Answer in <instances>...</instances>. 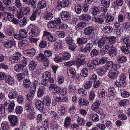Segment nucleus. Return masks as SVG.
Here are the masks:
<instances>
[{
  "label": "nucleus",
  "mask_w": 130,
  "mask_h": 130,
  "mask_svg": "<svg viewBox=\"0 0 130 130\" xmlns=\"http://www.w3.org/2000/svg\"><path fill=\"white\" fill-rule=\"evenodd\" d=\"M14 44V42L12 40H9L4 44L5 47L7 48H11Z\"/></svg>",
  "instance_id": "46"
},
{
  "label": "nucleus",
  "mask_w": 130,
  "mask_h": 130,
  "mask_svg": "<svg viewBox=\"0 0 130 130\" xmlns=\"http://www.w3.org/2000/svg\"><path fill=\"white\" fill-rule=\"evenodd\" d=\"M6 82L10 85H12L14 83V79L11 76H7L5 77Z\"/></svg>",
  "instance_id": "31"
},
{
  "label": "nucleus",
  "mask_w": 130,
  "mask_h": 130,
  "mask_svg": "<svg viewBox=\"0 0 130 130\" xmlns=\"http://www.w3.org/2000/svg\"><path fill=\"white\" fill-rule=\"evenodd\" d=\"M37 64V62L35 61L32 60L30 61L29 63L28 67L30 71L34 70L36 68Z\"/></svg>",
  "instance_id": "22"
},
{
  "label": "nucleus",
  "mask_w": 130,
  "mask_h": 130,
  "mask_svg": "<svg viewBox=\"0 0 130 130\" xmlns=\"http://www.w3.org/2000/svg\"><path fill=\"white\" fill-rule=\"evenodd\" d=\"M55 36L59 38H63L64 37L65 34L62 31H56L55 33Z\"/></svg>",
  "instance_id": "36"
},
{
  "label": "nucleus",
  "mask_w": 130,
  "mask_h": 130,
  "mask_svg": "<svg viewBox=\"0 0 130 130\" xmlns=\"http://www.w3.org/2000/svg\"><path fill=\"white\" fill-rule=\"evenodd\" d=\"M75 9L76 13L77 14H79L81 12L82 8L80 5L77 4L75 6Z\"/></svg>",
  "instance_id": "60"
},
{
  "label": "nucleus",
  "mask_w": 130,
  "mask_h": 130,
  "mask_svg": "<svg viewBox=\"0 0 130 130\" xmlns=\"http://www.w3.org/2000/svg\"><path fill=\"white\" fill-rule=\"evenodd\" d=\"M69 91L71 94H73L75 92L76 88L73 85H69Z\"/></svg>",
  "instance_id": "39"
},
{
  "label": "nucleus",
  "mask_w": 130,
  "mask_h": 130,
  "mask_svg": "<svg viewBox=\"0 0 130 130\" xmlns=\"http://www.w3.org/2000/svg\"><path fill=\"white\" fill-rule=\"evenodd\" d=\"M129 101L128 100L124 99L122 100L119 103V104L121 106H124L126 105L129 103Z\"/></svg>",
  "instance_id": "62"
},
{
  "label": "nucleus",
  "mask_w": 130,
  "mask_h": 130,
  "mask_svg": "<svg viewBox=\"0 0 130 130\" xmlns=\"http://www.w3.org/2000/svg\"><path fill=\"white\" fill-rule=\"evenodd\" d=\"M43 78L44 79L47 80L51 76V75L50 73L47 71L43 74Z\"/></svg>",
  "instance_id": "57"
},
{
  "label": "nucleus",
  "mask_w": 130,
  "mask_h": 130,
  "mask_svg": "<svg viewBox=\"0 0 130 130\" xmlns=\"http://www.w3.org/2000/svg\"><path fill=\"white\" fill-rule=\"evenodd\" d=\"M103 17L105 18L106 21L108 22L112 21L114 19V17L109 13H107Z\"/></svg>",
  "instance_id": "35"
},
{
  "label": "nucleus",
  "mask_w": 130,
  "mask_h": 130,
  "mask_svg": "<svg viewBox=\"0 0 130 130\" xmlns=\"http://www.w3.org/2000/svg\"><path fill=\"white\" fill-rule=\"evenodd\" d=\"M101 102L100 101H97L94 102L91 106L92 109L94 111H97L99 108Z\"/></svg>",
  "instance_id": "19"
},
{
  "label": "nucleus",
  "mask_w": 130,
  "mask_h": 130,
  "mask_svg": "<svg viewBox=\"0 0 130 130\" xmlns=\"http://www.w3.org/2000/svg\"><path fill=\"white\" fill-rule=\"evenodd\" d=\"M76 116L78 117V119H77V120L79 124L80 125H83L85 123V121L83 119L81 118H79L78 116Z\"/></svg>",
  "instance_id": "54"
},
{
  "label": "nucleus",
  "mask_w": 130,
  "mask_h": 130,
  "mask_svg": "<svg viewBox=\"0 0 130 130\" xmlns=\"http://www.w3.org/2000/svg\"><path fill=\"white\" fill-rule=\"evenodd\" d=\"M64 91V90L61 89L59 87L57 86L55 87V89H54V92L53 93L54 95L59 94L60 95H63L64 94H63L61 93L62 92L63 93Z\"/></svg>",
  "instance_id": "25"
},
{
  "label": "nucleus",
  "mask_w": 130,
  "mask_h": 130,
  "mask_svg": "<svg viewBox=\"0 0 130 130\" xmlns=\"http://www.w3.org/2000/svg\"><path fill=\"white\" fill-rule=\"evenodd\" d=\"M110 47L108 45H107L104 46L101 49L100 53L102 55H105L107 52L109 48Z\"/></svg>",
  "instance_id": "37"
},
{
  "label": "nucleus",
  "mask_w": 130,
  "mask_h": 130,
  "mask_svg": "<svg viewBox=\"0 0 130 130\" xmlns=\"http://www.w3.org/2000/svg\"><path fill=\"white\" fill-rule=\"evenodd\" d=\"M26 4L29 5H31V7L34 9H36L37 3L36 0H28Z\"/></svg>",
  "instance_id": "23"
},
{
  "label": "nucleus",
  "mask_w": 130,
  "mask_h": 130,
  "mask_svg": "<svg viewBox=\"0 0 130 130\" xmlns=\"http://www.w3.org/2000/svg\"><path fill=\"white\" fill-rule=\"evenodd\" d=\"M79 18L82 20L89 21L91 19V18L89 14H83L79 16Z\"/></svg>",
  "instance_id": "27"
},
{
  "label": "nucleus",
  "mask_w": 130,
  "mask_h": 130,
  "mask_svg": "<svg viewBox=\"0 0 130 130\" xmlns=\"http://www.w3.org/2000/svg\"><path fill=\"white\" fill-rule=\"evenodd\" d=\"M103 31L107 34L111 32L113 30L112 27L110 26H106L103 28Z\"/></svg>",
  "instance_id": "33"
},
{
  "label": "nucleus",
  "mask_w": 130,
  "mask_h": 130,
  "mask_svg": "<svg viewBox=\"0 0 130 130\" xmlns=\"http://www.w3.org/2000/svg\"><path fill=\"white\" fill-rule=\"evenodd\" d=\"M98 94L99 96L102 98H104L105 96V92L103 89H101L99 90L98 92Z\"/></svg>",
  "instance_id": "51"
},
{
  "label": "nucleus",
  "mask_w": 130,
  "mask_h": 130,
  "mask_svg": "<svg viewBox=\"0 0 130 130\" xmlns=\"http://www.w3.org/2000/svg\"><path fill=\"white\" fill-rule=\"evenodd\" d=\"M57 3L59 5L56 8L57 9L59 8V5L62 7L64 8L68 6L69 4V2L68 0H63L61 2L59 0H58Z\"/></svg>",
  "instance_id": "12"
},
{
  "label": "nucleus",
  "mask_w": 130,
  "mask_h": 130,
  "mask_svg": "<svg viewBox=\"0 0 130 130\" xmlns=\"http://www.w3.org/2000/svg\"><path fill=\"white\" fill-rule=\"evenodd\" d=\"M35 92L32 91L31 92H28L27 95V99L31 101L32 100L34 96Z\"/></svg>",
  "instance_id": "50"
},
{
  "label": "nucleus",
  "mask_w": 130,
  "mask_h": 130,
  "mask_svg": "<svg viewBox=\"0 0 130 130\" xmlns=\"http://www.w3.org/2000/svg\"><path fill=\"white\" fill-rule=\"evenodd\" d=\"M86 26V23L84 22H81L79 23L76 26V27L79 29H83Z\"/></svg>",
  "instance_id": "64"
},
{
  "label": "nucleus",
  "mask_w": 130,
  "mask_h": 130,
  "mask_svg": "<svg viewBox=\"0 0 130 130\" xmlns=\"http://www.w3.org/2000/svg\"><path fill=\"white\" fill-rule=\"evenodd\" d=\"M62 56L63 59L68 60L70 58L71 55L68 52H65L63 54Z\"/></svg>",
  "instance_id": "58"
},
{
  "label": "nucleus",
  "mask_w": 130,
  "mask_h": 130,
  "mask_svg": "<svg viewBox=\"0 0 130 130\" xmlns=\"http://www.w3.org/2000/svg\"><path fill=\"white\" fill-rule=\"evenodd\" d=\"M119 81L123 86H125L126 85V75L124 73H122L120 75Z\"/></svg>",
  "instance_id": "15"
},
{
  "label": "nucleus",
  "mask_w": 130,
  "mask_h": 130,
  "mask_svg": "<svg viewBox=\"0 0 130 130\" xmlns=\"http://www.w3.org/2000/svg\"><path fill=\"white\" fill-rule=\"evenodd\" d=\"M57 26L55 21H51L48 22L47 26L48 28H52L56 27Z\"/></svg>",
  "instance_id": "49"
},
{
  "label": "nucleus",
  "mask_w": 130,
  "mask_h": 130,
  "mask_svg": "<svg viewBox=\"0 0 130 130\" xmlns=\"http://www.w3.org/2000/svg\"><path fill=\"white\" fill-rule=\"evenodd\" d=\"M92 82L90 81L86 82L84 85V88L86 89H89L91 86Z\"/></svg>",
  "instance_id": "56"
},
{
  "label": "nucleus",
  "mask_w": 130,
  "mask_h": 130,
  "mask_svg": "<svg viewBox=\"0 0 130 130\" xmlns=\"http://www.w3.org/2000/svg\"><path fill=\"white\" fill-rule=\"evenodd\" d=\"M27 41L24 40L20 41L19 43L18 46L20 48H23L25 46H27L28 44Z\"/></svg>",
  "instance_id": "24"
},
{
  "label": "nucleus",
  "mask_w": 130,
  "mask_h": 130,
  "mask_svg": "<svg viewBox=\"0 0 130 130\" xmlns=\"http://www.w3.org/2000/svg\"><path fill=\"white\" fill-rule=\"evenodd\" d=\"M7 17L9 21L12 22L15 24H17L18 23V20L15 18L14 15L11 13H7Z\"/></svg>",
  "instance_id": "9"
},
{
  "label": "nucleus",
  "mask_w": 130,
  "mask_h": 130,
  "mask_svg": "<svg viewBox=\"0 0 130 130\" xmlns=\"http://www.w3.org/2000/svg\"><path fill=\"white\" fill-rule=\"evenodd\" d=\"M18 95L17 93V92H11L9 93L8 97L10 99H12L16 98Z\"/></svg>",
  "instance_id": "40"
},
{
  "label": "nucleus",
  "mask_w": 130,
  "mask_h": 130,
  "mask_svg": "<svg viewBox=\"0 0 130 130\" xmlns=\"http://www.w3.org/2000/svg\"><path fill=\"white\" fill-rule=\"evenodd\" d=\"M37 6L39 9L44 8L46 6V2L45 0H41L39 1Z\"/></svg>",
  "instance_id": "21"
},
{
  "label": "nucleus",
  "mask_w": 130,
  "mask_h": 130,
  "mask_svg": "<svg viewBox=\"0 0 130 130\" xmlns=\"http://www.w3.org/2000/svg\"><path fill=\"white\" fill-rule=\"evenodd\" d=\"M93 46L91 43H88L85 45V47L81 48V51L84 53H89L92 49Z\"/></svg>",
  "instance_id": "7"
},
{
  "label": "nucleus",
  "mask_w": 130,
  "mask_h": 130,
  "mask_svg": "<svg viewBox=\"0 0 130 130\" xmlns=\"http://www.w3.org/2000/svg\"><path fill=\"white\" fill-rule=\"evenodd\" d=\"M31 84L30 80L28 79H25L23 81V87L25 88H28L30 87Z\"/></svg>",
  "instance_id": "38"
},
{
  "label": "nucleus",
  "mask_w": 130,
  "mask_h": 130,
  "mask_svg": "<svg viewBox=\"0 0 130 130\" xmlns=\"http://www.w3.org/2000/svg\"><path fill=\"white\" fill-rule=\"evenodd\" d=\"M120 92L121 94V96L123 98L128 97L129 94L127 91L123 89H120Z\"/></svg>",
  "instance_id": "29"
},
{
  "label": "nucleus",
  "mask_w": 130,
  "mask_h": 130,
  "mask_svg": "<svg viewBox=\"0 0 130 130\" xmlns=\"http://www.w3.org/2000/svg\"><path fill=\"white\" fill-rule=\"evenodd\" d=\"M27 31L30 35L32 37H36L39 33L38 30L36 26L31 24L28 26Z\"/></svg>",
  "instance_id": "2"
},
{
  "label": "nucleus",
  "mask_w": 130,
  "mask_h": 130,
  "mask_svg": "<svg viewBox=\"0 0 130 130\" xmlns=\"http://www.w3.org/2000/svg\"><path fill=\"white\" fill-rule=\"evenodd\" d=\"M71 118L70 116H67L66 117L65 119L64 123V127L66 128L67 129L69 128V127L71 124Z\"/></svg>",
  "instance_id": "18"
},
{
  "label": "nucleus",
  "mask_w": 130,
  "mask_h": 130,
  "mask_svg": "<svg viewBox=\"0 0 130 130\" xmlns=\"http://www.w3.org/2000/svg\"><path fill=\"white\" fill-rule=\"evenodd\" d=\"M105 42V41L104 39H100L98 42V47L100 48H101L104 44Z\"/></svg>",
  "instance_id": "55"
},
{
  "label": "nucleus",
  "mask_w": 130,
  "mask_h": 130,
  "mask_svg": "<svg viewBox=\"0 0 130 130\" xmlns=\"http://www.w3.org/2000/svg\"><path fill=\"white\" fill-rule=\"evenodd\" d=\"M46 36L47 39L50 42H54L56 40V39L51 33L47 31H44L43 37Z\"/></svg>",
  "instance_id": "6"
},
{
  "label": "nucleus",
  "mask_w": 130,
  "mask_h": 130,
  "mask_svg": "<svg viewBox=\"0 0 130 130\" xmlns=\"http://www.w3.org/2000/svg\"><path fill=\"white\" fill-rule=\"evenodd\" d=\"M53 17V15L50 12L46 13L44 15V18L46 20H51Z\"/></svg>",
  "instance_id": "41"
},
{
  "label": "nucleus",
  "mask_w": 130,
  "mask_h": 130,
  "mask_svg": "<svg viewBox=\"0 0 130 130\" xmlns=\"http://www.w3.org/2000/svg\"><path fill=\"white\" fill-rule=\"evenodd\" d=\"M19 32L23 39L24 38L26 37L27 36L26 31L24 29H20L19 31Z\"/></svg>",
  "instance_id": "48"
},
{
  "label": "nucleus",
  "mask_w": 130,
  "mask_h": 130,
  "mask_svg": "<svg viewBox=\"0 0 130 130\" xmlns=\"http://www.w3.org/2000/svg\"><path fill=\"white\" fill-rule=\"evenodd\" d=\"M27 54V55L31 56H34L36 53V51L34 48H33L29 50H26Z\"/></svg>",
  "instance_id": "44"
},
{
  "label": "nucleus",
  "mask_w": 130,
  "mask_h": 130,
  "mask_svg": "<svg viewBox=\"0 0 130 130\" xmlns=\"http://www.w3.org/2000/svg\"><path fill=\"white\" fill-rule=\"evenodd\" d=\"M22 12L24 15H28L30 14V9L29 7H25L24 8Z\"/></svg>",
  "instance_id": "59"
},
{
  "label": "nucleus",
  "mask_w": 130,
  "mask_h": 130,
  "mask_svg": "<svg viewBox=\"0 0 130 130\" xmlns=\"http://www.w3.org/2000/svg\"><path fill=\"white\" fill-rule=\"evenodd\" d=\"M31 108L29 106H26L25 108V116L28 115L30 113H31L32 111Z\"/></svg>",
  "instance_id": "63"
},
{
  "label": "nucleus",
  "mask_w": 130,
  "mask_h": 130,
  "mask_svg": "<svg viewBox=\"0 0 130 130\" xmlns=\"http://www.w3.org/2000/svg\"><path fill=\"white\" fill-rule=\"evenodd\" d=\"M119 75V72L116 69L110 70L108 72L107 76L110 79H114L117 77Z\"/></svg>",
  "instance_id": "5"
},
{
  "label": "nucleus",
  "mask_w": 130,
  "mask_h": 130,
  "mask_svg": "<svg viewBox=\"0 0 130 130\" xmlns=\"http://www.w3.org/2000/svg\"><path fill=\"white\" fill-rule=\"evenodd\" d=\"M107 69L105 67L100 68L98 70L97 72L98 75L102 76L107 71Z\"/></svg>",
  "instance_id": "34"
},
{
  "label": "nucleus",
  "mask_w": 130,
  "mask_h": 130,
  "mask_svg": "<svg viewBox=\"0 0 130 130\" xmlns=\"http://www.w3.org/2000/svg\"><path fill=\"white\" fill-rule=\"evenodd\" d=\"M27 61L26 60H23L21 63L17 64L14 67V69L16 72H20L23 68L26 65Z\"/></svg>",
  "instance_id": "4"
},
{
  "label": "nucleus",
  "mask_w": 130,
  "mask_h": 130,
  "mask_svg": "<svg viewBox=\"0 0 130 130\" xmlns=\"http://www.w3.org/2000/svg\"><path fill=\"white\" fill-rule=\"evenodd\" d=\"M88 70L86 68H83L81 71L80 75L84 77H86L88 74Z\"/></svg>",
  "instance_id": "43"
},
{
  "label": "nucleus",
  "mask_w": 130,
  "mask_h": 130,
  "mask_svg": "<svg viewBox=\"0 0 130 130\" xmlns=\"http://www.w3.org/2000/svg\"><path fill=\"white\" fill-rule=\"evenodd\" d=\"M51 102V98L49 96H46L43 98V101L40 100L37 101L35 103V104L38 110L42 112L43 111L44 104L45 106H48L50 104Z\"/></svg>",
  "instance_id": "1"
},
{
  "label": "nucleus",
  "mask_w": 130,
  "mask_h": 130,
  "mask_svg": "<svg viewBox=\"0 0 130 130\" xmlns=\"http://www.w3.org/2000/svg\"><path fill=\"white\" fill-rule=\"evenodd\" d=\"M85 55L83 54H79L76 56V63L78 67L84 65L86 63Z\"/></svg>",
  "instance_id": "3"
},
{
  "label": "nucleus",
  "mask_w": 130,
  "mask_h": 130,
  "mask_svg": "<svg viewBox=\"0 0 130 130\" xmlns=\"http://www.w3.org/2000/svg\"><path fill=\"white\" fill-rule=\"evenodd\" d=\"M27 19L25 18H24L18 22L20 25L21 26H25L27 24Z\"/></svg>",
  "instance_id": "42"
},
{
  "label": "nucleus",
  "mask_w": 130,
  "mask_h": 130,
  "mask_svg": "<svg viewBox=\"0 0 130 130\" xmlns=\"http://www.w3.org/2000/svg\"><path fill=\"white\" fill-rule=\"evenodd\" d=\"M14 33V29L11 27H9L5 30V34L7 36H11L13 35Z\"/></svg>",
  "instance_id": "26"
},
{
  "label": "nucleus",
  "mask_w": 130,
  "mask_h": 130,
  "mask_svg": "<svg viewBox=\"0 0 130 130\" xmlns=\"http://www.w3.org/2000/svg\"><path fill=\"white\" fill-rule=\"evenodd\" d=\"M39 84L37 80H35L33 84V86L32 87V91L36 92L37 88L38 87Z\"/></svg>",
  "instance_id": "53"
},
{
  "label": "nucleus",
  "mask_w": 130,
  "mask_h": 130,
  "mask_svg": "<svg viewBox=\"0 0 130 130\" xmlns=\"http://www.w3.org/2000/svg\"><path fill=\"white\" fill-rule=\"evenodd\" d=\"M108 54L110 56L115 57L117 56V51L116 49L112 45L110 47V49L108 52Z\"/></svg>",
  "instance_id": "11"
},
{
  "label": "nucleus",
  "mask_w": 130,
  "mask_h": 130,
  "mask_svg": "<svg viewBox=\"0 0 130 130\" xmlns=\"http://www.w3.org/2000/svg\"><path fill=\"white\" fill-rule=\"evenodd\" d=\"M67 99L66 98L64 97H56L55 99V101L60 102H66Z\"/></svg>",
  "instance_id": "47"
},
{
  "label": "nucleus",
  "mask_w": 130,
  "mask_h": 130,
  "mask_svg": "<svg viewBox=\"0 0 130 130\" xmlns=\"http://www.w3.org/2000/svg\"><path fill=\"white\" fill-rule=\"evenodd\" d=\"M60 17L63 20H68L70 18L69 13L67 11H64L60 13Z\"/></svg>",
  "instance_id": "13"
},
{
  "label": "nucleus",
  "mask_w": 130,
  "mask_h": 130,
  "mask_svg": "<svg viewBox=\"0 0 130 130\" xmlns=\"http://www.w3.org/2000/svg\"><path fill=\"white\" fill-rule=\"evenodd\" d=\"M67 71L68 75L69 77L73 78L75 76L76 71L74 68L69 67L68 68Z\"/></svg>",
  "instance_id": "10"
},
{
  "label": "nucleus",
  "mask_w": 130,
  "mask_h": 130,
  "mask_svg": "<svg viewBox=\"0 0 130 130\" xmlns=\"http://www.w3.org/2000/svg\"><path fill=\"white\" fill-rule=\"evenodd\" d=\"M46 88L44 86H41L38 90L37 96L38 98L42 97L45 93Z\"/></svg>",
  "instance_id": "14"
},
{
  "label": "nucleus",
  "mask_w": 130,
  "mask_h": 130,
  "mask_svg": "<svg viewBox=\"0 0 130 130\" xmlns=\"http://www.w3.org/2000/svg\"><path fill=\"white\" fill-rule=\"evenodd\" d=\"M1 127L3 130H8L9 126L8 123L6 121H3L1 124Z\"/></svg>",
  "instance_id": "30"
},
{
  "label": "nucleus",
  "mask_w": 130,
  "mask_h": 130,
  "mask_svg": "<svg viewBox=\"0 0 130 130\" xmlns=\"http://www.w3.org/2000/svg\"><path fill=\"white\" fill-rule=\"evenodd\" d=\"M78 103L81 106H86L88 105L89 103L88 101L86 99L80 98L79 100Z\"/></svg>",
  "instance_id": "16"
},
{
  "label": "nucleus",
  "mask_w": 130,
  "mask_h": 130,
  "mask_svg": "<svg viewBox=\"0 0 130 130\" xmlns=\"http://www.w3.org/2000/svg\"><path fill=\"white\" fill-rule=\"evenodd\" d=\"M105 39L108 40L110 44H113L115 43L116 41V37L114 36H106Z\"/></svg>",
  "instance_id": "28"
},
{
  "label": "nucleus",
  "mask_w": 130,
  "mask_h": 130,
  "mask_svg": "<svg viewBox=\"0 0 130 130\" xmlns=\"http://www.w3.org/2000/svg\"><path fill=\"white\" fill-rule=\"evenodd\" d=\"M8 118L10 123L12 126L17 125V117L14 115H11L8 117Z\"/></svg>",
  "instance_id": "8"
},
{
  "label": "nucleus",
  "mask_w": 130,
  "mask_h": 130,
  "mask_svg": "<svg viewBox=\"0 0 130 130\" xmlns=\"http://www.w3.org/2000/svg\"><path fill=\"white\" fill-rule=\"evenodd\" d=\"M14 4L17 8H18L19 9L20 8L21 9L22 7V4L20 0H15L14 2Z\"/></svg>",
  "instance_id": "61"
},
{
  "label": "nucleus",
  "mask_w": 130,
  "mask_h": 130,
  "mask_svg": "<svg viewBox=\"0 0 130 130\" xmlns=\"http://www.w3.org/2000/svg\"><path fill=\"white\" fill-rule=\"evenodd\" d=\"M94 30L93 27H88L85 29L84 32V34L86 35H89L92 33Z\"/></svg>",
  "instance_id": "17"
},
{
  "label": "nucleus",
  "mask_w": 130,
  "mask_h": 130,
  "mask_svg": "<svg viewBox=\"0 0 130 130\" xmlns=\"http://www.w3.org/2000/svg\"><path fill=\"white\" fill-rule=\"evenodd\" d=\"M87 38H78L77 39V43L81 45L85 44L87 42Z\"/></svg>",
  "instance_id": "20"
},
{
  "label": "nucleus",
  "mask_w": 130,
  "mask_h": 130,
  "mask_svg": "<svg viewBox=\"0 0 130 130\" xmlns=\"http://www.w3.org/2000/svg\"><path fill=\"white\" fill-rule=\"evenodd\" d=\"M102 5L104 7H108L110 5L109 0H101Z\"/></svg>",
  "instance_id": "45"
},
{
  "label": "nucleus",
  "mask_w": 130,
  "mask_h": 130,
  "mask_svg": "<svg viewBox=\"0 0 130 130\" xmlns=\"http://www.w3.org/2000/svg\"><path fill=\"white\" fill-rule=\"evenodd\" d=\"M45 56H43L42 61H43L44 62V63L43 66L45 67V68L48 67L49 65V60Z\"/></svg>",
  "instance_id": "52"
},
{
  "label": "nucleus",
  "mask_w": 130,
  "mask_h": 130,
  "mask_svg": "<svg viewBox=\"0 0 130 130\" xmlns=\"http://www.w3.org/2000/svg\"><path fill=\"white\" fill-rule=\"evenodd\" d=\"M9 60L10 63L13 64L17 63L20 61L18 58L15 56L10 57L9 59Z\"/></svg>",
  "instance_id": "32"
}]
</instances>
